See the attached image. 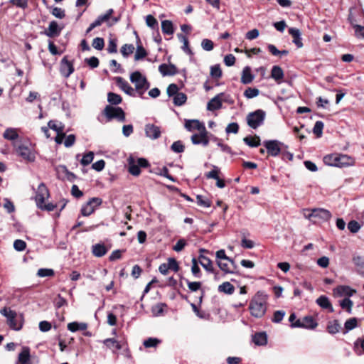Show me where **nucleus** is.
Wrapping results in <instances>:
<instances>
[{"label": "nucleus", "instance_id": "6e6552de", "mask_svg": "<svg viewBox=\"0 0 364 364\" xmlns=\"http://www.w3.org/2000/svg\"><path fill=\"white\" fill-rule=\"evenodd\" d=\"M104 114L107 118V121L112 119H117L122 122L125 121V114L121 107L107 105L104 109Z\"/></svg>", "mask_w": 364, "mask_h": 364}, {"label": "nucleus", "instance_id": "bb28decb", "mask_svg": "<svg viewBox=\"0 0 364 364\" xmlns=\"http://www.w3.org/2000/svg\"><path fill=\"white\" fill-rule=\"evenodd\" d=\"M255 76L252 74L251 68L246 66L243 68L241 76V82L242 84H250L254 80Z\"/></svg>", "mask_w": 364, "mask_h": 364}, {"label": "nucleus", "instance_id": "b1692460", "mask_svg": "<svg viewBox=\"0 0 364 364\" xmlns=\"http://www.w3.org/2000/svg\"><path fill=\"white\" fill-rule=\"evenodd\" d=\"M289 33L292 36L293 38V43L298 47L301 48L303 46V43L301 41V32L299 29L296 28H290L289 29Z\"/></svg>", "mask_w": 364, "mask_h": 364}, {"label": "nucleus", "instance_id": "ea45409f", "mask_svg": "<svg viewBox=\"0 0 364 364\" xmlns=\"http://www.w3.org/2000/svg\"><path fill=\"white\" fill-rule=\"evenodd\" d=\"M187 100V96L183 92H178L174 97H173V104L176 106H182L183 105Z\"/></svg>", "mask_w": 364, "mask_h": 364}, {"label": "nucleus", "instance_id": "72a5a7b5", "mask_svg": "<svg viewBox=\"0 0 364 364\" xmlns=\"http://www.w3.org/2000/svg\"><path fill=\"white\" fill-rule=\"evenodd\" d=\"M338 159L339 154H333L326 156L323 158V162L325 164L331 166H338Z\"/></svg>", "mask_w": 364, "mask_h": 364}, {"label": "nucleus", "instance_id": "8fccbe9b", "mask_svg": "<svg viewBox=\"0 0 364 364\" xmlns=\"http://www.w3.org/2000/svg\"><path fill=\"white\" fill-rule=\"evenodd\" d=\"M259 94V91L257 88H252V87H248L245 92H244V96L247 99L254 98L257 96H258Z\"/></svg>", "mask_w": 364, "mask_h": 364}, {"label": "nucleus", "instance_id": "052dcab7", "mask_svg": "<svg viewBox=\"0 0 364 364\" xmlns=\"http://www.w3.org/2000/svg\"><path fill=\"white\" fill-rule=\"evenodd\" d=\"M92 46L98 50H102L105 46L104 39L100 37L94 38L92 41Z\"/></svg>", "mask_w": 364, "mask_h": 364}, {"label": "nucleus", "instance_id": "13d9d810", "mask_svg": "<svg viewBox=\"0 0 364 364\" xmlns=\"http://www.w3.org/2000/svg\"><path fill=\"white\" fill-rule=\"evenodd\" d=\"M359 347H360L364 352V337L358 338L354 342L353 348L355 352L358 355L360 354V352H359Z\"/></svg>", "mask_w": 364, "mask_h": 364}, {"label": "nucleus", "instance_id": "79ce46f5", "mask_svg": "<svg viewBox=\"0 0 364 364\" xmlns=\"http://www.w3.org/2000/svg\"><path fill=\"white\" fill-rule=\"evenodd\" d=\"M358 324V320L356 318H350L348 319L344 323V333H348V331L354 329Z\"/></svg>", "mask_w": 364, "mask_h": 364}, {"label": "nucleus", "instance_id": "cd10ccee", "mask_svg": "<svg viewBox=\"0 0 364 364\" xmlns=\"http://www.w3.org/2000/svg\"><path fill=\"white\" fill-rule=\"evenodd\" d=\"M316 304L322 309H328L330 312H333V308L328 298L326 296H320L316 301Z\"/></svg>", "mask_w": 364, "mask_h": 364}, {"label": "nucleus", "instance_id": "e2e57ef3", "mask_svg": "<svg viewBox=\"0 0 364 364\" xmlns=\"http://www.w3.org/2000/svg\"><path fill=\"white\" fill-rule=\"evenodd\" d=\"M117 40L114 38H110L109 40L107 48V52L109 53H117Z\"/></svg>", "mask_w": 364, "mask_h": 364}, {"label": "nucleus", "instance_id": "c9c22d12", "mask_svg": "<svg viewBox=\"0 0 364 364\" xmlns=\"http://www.w3.org/2000/svg\"><path fill=\"white\" fill-rule=\"evenodd\" d=\"M161 30L164 34L172 35L174 33L173 23L169 20L162 21Z\"/></svg>", "mask_w": 364, "mask_h": 364}, {"label": "nucleus", "instance_id": "423d86ee", "mask_svg": "<svg viewBox=\"0 0 364 364\" xmlns=\"http://www.w3.org/2000/svg\"><path fill=\"white\" fill-rule=\"evenodd\" d=\"M127 161L129 172L135 176H137L140 174V167L145 168L149 166L148 161L144 158H139L135 159L133 156H131L128 158Z\"/></svg>", "mask_w": 364, "mask_h": 364}, {"label": "nucleus", "instance_id": "2f4dec72", "mask_svg": "<svg viewBox=\"0 0 364 364\" xmlns=\"http://www.w3.org/2000/svg\"><path fill=\"white\" fill-rule=\"evenodd\" d=\"M68 329L71 332H76L77 331H85L87 328V324L86 323L79 322H71L67 326Z\"/></svg>", "mask_w": 364, "mask_h": 364}, {"label": "nucleus", "instance_id": "680f3d73", "mask_svg": "<svg viewBox=\"0 0 364 364\" xmlns=\"http://www.w3.org/2000/svg\"><path fill=\"white\" fill-rule=\"evenodd\" d=\"M171 150L176 153H182L184 151V146L181 141H176L171 145Z\"/></svg>", "mask_w": 364, "mask_h": 364}, {"label": "nucleus", "instance_id": "473e14b6", "mask_svg": "<svg viewBox=\"0 0 364 364\" xmlns=\"http://www.w3.org/2000/svg\"><path fill=\"white\" fill-rule=\"evenodd\" d=\"M244 142L250 147H257L261 144V140L259 136H248L243 139Z\"/></svg>", "mask_w": 364, "mask_h": 364}, {"label": "nucleus", "instance_id": "a878e982", "mask_svg": "<svg viewBox=\"0 0 364 364\" xmlns=\"http://www.w3.org/2000/svg\"><path fill=\"white\" fill-rule=\"evenodd\" d=\"M284 76V71L281 67L278 65H274L272 67L271 70V77L273 78L278 84L281 83Z\"/></svg>", "mask_w": 364, "mask_h": 364}, {"label": "nucleus", "instance_id": "e433bc0d", "mask_svg": "<svg viewBox=\"0 0 364 364\" xmlns=\"http://www.w3.org/2000/svg\"><path fill=\"white\" fill-rule=\"evenodd\" d=\"M218 291L227 294H232L234 293L235 287L229 282H225L218 287Z\"/></svg>", "mask_w": 364, "mask_h": 364}, {"label": "nucleus", "instance_id": "3c124183", "mask_svg": "<svg viewBox=\"0 0 364 364\" xmlns=\"http://www.w3.org/2000/svg\"><path fill=\"white\" fill-rule=\"evenodd\" d=\"M93 159L94 153L92 151H89L83 155L80 161V164L84 166H87L93 161Z\"/></svg>", "mask_w": 364, "mask_h": 364}, {"label": "nucleus", "instance_id": "a18cd8bd", "mask_svg": "<svg viewBox=\"0 0 364 364\" xmlns=\"http://www.w3.org/2000/svg\"><path fill=\"white\" fill-rule=\"evenodd\" d=\"M339 304L343 309H346L349 314L351 313L353 301L349 298H344L339 301Z\"/></svg>", "mask_w": 364, "mask_h": 364}, {"label": "nucleus", "instance_id": "f257e3e1", "mask_svg": "<svg viewBox=\"0 0 364 364\" xmlns=\"http://www.w3.org/2000/svg\"><path fill=\"white\" fill-rule=\"evenodd\" d=\"M249 309L253 316L262 317L267 310V296L264 293L258 291L252 299Z\"/></svg>", "mask_w": 364, "mask_h": 364}, {"label": "nucleus", "instance_id": "393cba45", "mask_svg": "<svg viewBox=\"0 0 364 364\" xmlns=\"http://www.w3.org/2000/svg\"><path fill=\"white\" fill-rule=\"evenodd\" d=\"M218 267L220 268L222 271L225 273H233L234 269L235 268V263L233 260L231 259V262H228V261L218 260L217 261Z\"/></svg>", "mask_w": 364, "mask_h": 364}, {"label": "nucleus", "instance_id": "a211bd4d", "mask_svg": "<svg viewBox=\"0 0 364 364\" xmlns=\"http://www.w3.org/2000/svg\"><path fill=\"white\" fill-rule=\"evenodd\" d=\"M191 141L193 144L199 145L201 144L203 146H206L209 144V139L208 137V132H200L199 134H195L191 136Z\"/></svg>", "mask_w": 364, "mask_h": 364}, {"label": "nucleus", "instance_id": "4468645a", "mask_svg": "<svg viewBox=\"0 0 364 364\" xmlns=\"http://www.w3.org/2000/svg\"><path fill=\"white\" fill-rule=\"evenodd\" d=\"M60 74L68 78L74 72L73 64L68 60V56H64L60 64Z\"/></svg>", "mask_w": 364, "mask_h": 364}, {"label": "nucleus", "instance_id": "69168bd1", "mask_svg": "<svg viewBox=\"0 0 364 364\" xmlns=\"http://www.w3.org/2000/svg\"><path fill=\"white\" fill-rule=\"evenodd\" d=\"M201 47L206 51H210L214 48L213 42L210 39H203L201 42Z\"/></svg>", "mask_w": 364, "mask_h": 364}, {"label": "nucleus", "instance_id": "58836bf2", "mask_svg": "<svg viewBox=\"0 0 364 364\" xmlns=\"http://www.w3.org/2000/svg\"><path fill=\"white\" fill-rule=\"evenodd\" d=\"M4 139L7 140H16L18 137L17 131L14 128H7L3 134Z\"/></svg>", "mask_w": 364, "mask_h": 364}, {"label": "nucleus", "instance_id": "864d4df0", "mask_svg": "<svg viewBox=\"0 0 364 364\" xmlns=\"http://www.w3.org/2000/svg\"><path fill=\"white\" fill-rule=\"evenodd\" d=\"M54 275V271L52 269L41 268L37 272V276L39 277H52Z\"/></svg>", "mask_w": 364, "mask_h": 364}, {"label": "nucleus", "instance_id": "bf43d9fd", "mask_svg": "<svg viewBox=\"0 0 364 364\" xmlns=\"http://www.w3.org/2000/svg\"><path fill=\"white\" fill-rule=\"evenodd\" d=\"M220 173V168L216 166H213V169L205 173L207 178L218 179L219 178L218 174Z\"/></svg>", "mask_w": 364, "mask_h": 364}, {"label": "nucleus", "instance_id": "338daca9", "mask_svg": "<svg viewBox=\"0 0 364 364\" xmlns=\"http://www.w3.org/2000/svg\"><path fill=\"white\" fill-rule=\"evenodd\" d=\"M285 316V311L279 310L276 311L274 313L273 318H272V321L274 323H279L282 321Z\"/></svg>", "mask_w": 364, "mask_h": 364}, {"label": "nucleus", "instance_id": "4be33fe9", "mask_svg": "<svg viewBox=\"0 0 364 364\" xmlns=\"http://www.w3.org/2000/svg\"><path fill=\"white\" fill-rule=\"evenodd\" d=\"M159 70L164 76L174 75L178 73L177 68L173 64H161L159 67Z\"/></svg>", "mask_w": 364, "mask_h": 364}, {"label": "nucleus", "instance_id": "37998d69", "mask_svg": "<svg viewBox=\"0 0 364 364\" xmlns=\"http://www.w3.org/2000/svg\"><path fill=\"white\" fill-rule=\"evenodd\" d=\"M161 341L156 338H149L144 341L143 345L145 348H156Z\"/></svg>", "mask_w": 364, "mask_h": 364}, {"label": "nucleus", "instance_id": "ddd939ff", "mask_svg": "<svg viewBox=\"0 0 364 364\" xmlns=\"http://www.w3.org/2000/svg\"><path fill=\"white\" fill-rule=\"evenodd\" d=\"M16 151L21 157H22L24 160L33 162L36 159V155L34 151L26 145H20L16 149Z\"/></svg>", "mask_w": 364, "mask_h": 364}, {"label": "nucleus", "instance_id": "4c0bfd02", "mask_svg": "<svg viewBox=\"0 0 364 364\" xmlns=\"http://www.w3.org/2000/svg\"><path fill=\"white\" fill-rule=\"evenodd\" d=\"M353 164H354V160L351 157H350L347 155L339 154L338 167L351 166Z\"/></svg>", "mask_w": 364, "mask_h": 364}, {"label": "nucleus", "instance_id": "6e6d98bb", "mask_svg": "<svg viewBox=\"0 0 364 364\" xmlns=\"http://www.w3.org/2000/svg\"><path fill=\"white\" fill-rule=\"evenodd\" d=\"M134 50V46L132 44H124L121 48V53L124 57H127L129 54L132 53Z\"/></svg>", "mask_w": 364, "mask_h": 364}, {"label": "nucleus", "instance_id": "49530a36", "mask_svg": "<svg viewBox=\"0 0 364 364\" xmlns=\"http://www.w3.org/2000/svg\"><path fill=\"white\" fill-rule=\"evenodd\" d=\"M147 55V52L146 50L143 48V46L141 44L137 45L136 50L134 55V59L135 60H139L141 59H143Z\"/></svg>", "mask_w": 364, "mask_h": 364}, {"label": "nucleus", "instance_id": "5701e85b", "mask_svg": "<svg viewBox=\"0 0 364 364\" xmlns=\"http://www.w3.org/2000/svg\"><path fill=\"white\" fill-rule=\"evenodd\" d=\"M223 94H219L212 98L207 105V109L210 111H215L219 109L222 107V100L220 99V96Z\"/></svg>", "mask_w": 364, "mask_h": 364}, {"label": "nucleus", "instance_id": "f3484780", "mask_svg": "<svg viewBox=\"0 0 364 364\" xmlns=\"http://www.w3.org/2000/svg\"><path fill=\"white\" fill-rule=\"evenodd\" d=\"M356 291L349 286L340 285L333 289V293L336 296H347L349 298L353 296Z\"/></svg>", "mask_w": 364, "mask_h": 364}, {"label": "nucleus", "instance_id": "c85d7f7f", "mask_svg": "<svg viewBox=\"0 0 364 364\" xmlns=\"http://www.w3.org/2000/svg\"><path fill=\"white\" fill-rule=\"evenodd\" d=\"M108 249L104 244L97 243L92 245V252L97 257H101L107 254Z\"/></svg>", "mask_w": 364, "mask_h": 364}, {"label": "nucleus", "instance_id": "1a4fd4ad", "mask_svg": "<svg viewBox=\"0 0 364 364\" xmlns=\"http://www.w3.org/2000/svg\"><path fill=\"white\" fill-rule=\"evenodd\" d=\"M103 343L113 353H117V350L124 349L129 353L128 348L127 347V342L124 340L117 341L115 338H106L103 341Z\"/></svg>", "mask_w": 364, "mask_h": 364}, {"label": "nucleus", "instance_id": "aec40b11", "mask_svg": "<svg viewBox=\"0 0 364 364\" xmlns=\"http://www.w3.org/2000/svg\"><path fill=\"white\" fill-rule=\"evenodd\" d=\"M30 358V348L28 346H23L18 354L16 364H32Z\"/></svg>", "mask_w": 364, "mask_h": 364}, {"label": "nucleus", "instance_id": "0eeeda50", "mask_svg": "<svg viewBox=\"0 0 364 364\" xmlns=\"http://www.w3.org/2000/svg\"><path fill=\"white\" fill-rule=\"evenodd\" d=\"M268 154L271 156H277L281 151L287 146L278 140H267L263 141Z\"/></svg>", "mask_w": 364, "mask_h": 364}, {"label": "nucleus", "instance_id": "f704fd0d", "mask_svg": "<svg viewBox=\"0 0 364 364\" xmlns=\"http://www.w3.org/2000/svg\"><path fill=\"white\" fill-rule=\"evenodd\" d=\"M352 262L356 267L357 272L360 274L364 269V257L359 255H353Z\"/></svg>", "mask_w": 364, "mask_h": 364}, {"label": "nucleus", "instance_id": "39448f33", "mask_svg": "<svg viewBox=\"0 0 364 364\" xmlns=\"http://www.w3.org/2000/svg\"><path fill=\"white\" fill-rule=\"evenodd\" d=\"M266 112L262 109H257L247 115V124L252 129H256L264 124Z\"/></svg>", "mask_w": 364, "mask_h": 364}, {"label": "nucleus", "instance_id": "4d7b16f0", "mask_svg": "<svg viewBox=\"0 0 364 364\" xmlns=\"http://www.w3.org/2000/svg\"><path fill=\"white\" fill-rule=\"evenodd\" d=\"M324 124L321 121L316 122L313 128V132L318 137L322 135Z\"/></svg>", "mask_w": 364, "mask_h": 364}, {"label": "nucleus", "instance_id": "c756f323", "mask_svg": "<svg viewBox=\"0 0 364 364\" xmlns=\"http://www.w3.org/2000/svg\"><path fill=\"white\" fill-rule=\"evenodd\" d=\"M199 261L201 266L208 272H213L214 269L213 267L212 261L207 257L200 255L199 256Z\"/></svg>", "mask_w": 364, "mask_h": 364}, {"label": "nucleus", "instance_id": "c03bdc74", "mask_svg": "<svg viewBox=\"0 0 364 364\" xmlns=\"http://www.w3.org/2000/svg\"><path fill=\"white\" fill-rule=\"evenodd\" d=\"M341 328V326L337 320L328 323L327 326L328 332L331 334L337 333Z\"/></svg>", "mask_w": 364, "mask_h": 364}, {"label": "nucleus", "instance_id": "dca6fc26", "mask_svg": "<svg viewBox=\"0 0 364 364\" xmlns=\"http://www.w3.org/2000/svg\"><path fill=\"white\" fill-rule=\"evenodd\" d=\"M116 82L117 86L123 90L126 94L132 97H136L137 92L136 90L130 86V85L121 77L116 78Z\"/></svg>", "mask_w": 364, "mask_h": 364}, {"label": "nucleus", "instance_id": "7ed1b4c3", "mask_svg": "<svg viewBox=\"0 0 364 364\" xmlns=\"http://www.w3.org/2000/svg\"><path fill=\"white\" fill-rule=\"evenodd\" d=\"M1 314L7 319L9 327L15 331L21 329L23 323V317L22 314H18L15 311L10 308L4 307L0 311Z\"/></svg>", "mask_w": 364, "mask_h": 364}, {"label": "nucleus", "instance_id": "2eb2a0df", "mask_svg": "<svg viewBox=\"0 0 364 364\" xmlns=\"http://www.w3.org/2000/svg\"><path fill=\"white\" fill-rule=\"evenodd\" d=\"M185 128L189 132L197 130L199 133L207 131L205 125L198 119H186L185 121Z\"/></svg>", "mask_w": 364, "mask_h": 364}, {"label": "nucleus", "instance_id": "a19ab883", "mask_svg": "<svg viewBox=\"0 0 364 364\" xmlns=\"http://www.w3.org/2000/svg\"><path fill=\"white\" fill-rule=\"evenodd\" d=\"M48 128L55 131L57 133H62L64 130V125L62 122L55 120H50L48 123Z\"/></svg>", "mask_w": 364, "mask_h": 364}, {"label": "nucleus", "instance_id": "6ab92c4d", "mask_svg": "<svg viewBox=\"0 0 364 364\" xmlns=\"http://www.w3.org/2000/svg\"><path fill=\"white\" fill-rule=\"evenodd\" d=\"M63 29V27H59L58 23L55 21L50 22L48 28L45 31L44 33L50 38L58 36Z\"/></svg>", "mask_w": 364, "mask_h": 364}, {"label": "nucleus", "instance_id": "7c9ffc66", "mask_svg": "<svg viewBox=\"0 0 364 364\" xmlns=\"http://www.w3.org/2000/svg\"><path fill=\"white\" fill-rule=\"evenodd\" d=\"M253 342L257 346H264L267 343V336L266 333L259 332L254 335L252 338Z\"/></svg>", "mask_w": 364, "mask_h": 364}, {"label": "nucleus", "instance_id": "774afa93", "mask_svg": "<svg viewBox=\"0 0 364 364\" xmlns=\"http://www.w3.org/2000/svg\"><path fill=\"white\" fill-rule=\"evenodd\" d=\"M348 228L352 233H356L360 228V224L355 220H351L348 224Z\"/></svg>", "mask_w": 364, "mask_h": 364}, {"label": "nucleus", "instance_id": "9d476101", "mask_svg": "<svg viewBox=\"0 0 364 364\" xmlns=\"http://www.w3.org/2000/svg\"><path fill=\"white\" fill-rule=\"evenodd\" d=\"M102 199L100 198H92L86 204L81 208V214L83 216H89L95 210L96 207L100 205Z\"/></svg>", "mask_w": 364, "mask_h": 364}, {"label": "nucleus", "instance_id": "de8ad7c7", "mask_svg": "<svg viewBox=\"0 0 364 364\" xmlns=\"http://www.w3.org/2000/svg\"><path fill=\"white\" fill-rule=\"evenodd\" d=\"M191 262H192L191 272H192L193 275L196 278H200L201 272H200V269L198 267L197 259L195 257H193L191 260Z\"/></svg>", "mask_w": 364, "mask_h": 364}, {"label": "nucleus", "instance_id": "603ef678", "mask_svg": "<svg viewBox=\"0 0 364 364\" xmlns=\"http://www.w3.org/2000/svg\"><path fill=\"white\" fill-rule=\"evenodd\" d=\"M196 201L198 205L204 208H209L211 205L210 200L200 195L196 196Z\"/></svg>", "mask_w": 364, "mask_h": 364}, {"label": "nucleus", "instance_id": "f03ea898", "mask_svg": "<svg viewBox=\"0 0 364 364\" xmlns=\"http://www.w3.org/2000/svg\"><path fill=\"white\" fill-rule=\"evenodd\" d=\"M304 217L314 224H321L328 221L331 218V213L324 208L304 209Z\"/></svg>", "mask_w": 364, "mask_h": 364}, {"label": "nucleus", "instance_id": "20e7f679", "mask_svg": "<svg viewBox=\"0 0 364 364\" xmlns=\"http://www.w3.org/2000/svg\"><path fill=\"white\" fill-rule=\"evenodd\" d=\"M130 81L134 84L135 90L139 97H141L149 87V83L146 78L139 71H135L131 74Z\"/></svg>", "mask_w": 364, "mask_h": 364}, {"label": "nucleus", "instance_id": "f8f14e48", "mask_svg": "<svg viewBox=\"0 0 364 364\" xmlns=\"http://www.w3.org/2000/svg\"><path fill=\"white\" fill-rule=\"evenodd\" d=\"M49 197V192L43 183H41L36 191L35 200L38 208H41L46 198Z\"/></svg>", "mask_w": 364, "mask_h": 364}, {"label": "nucleus", "instance_id": "412c9836", "mask_svg": "<svg viewBox=\"0 0 364 364\" xmlns=\"http://www.w3.org/2000/svg\"><path fill=\"white\" fill-rule=\"evenodd\" d=\"M145 133L147 137L152 139H156L161 136L160 128L151 124H148L146 125Z\"/></svg>", "mask_w": 364, "mask_h": 364}, {"label": "nucleus", "instance_id": "0e129e2a", "mask_svg": "<svg viewBox=\"0 0 364 364\" xmlns=\"http://www.w3.org/2000/svg\"><path fill=\"white\" fill-rule=\"evenodd\" d=\"M178 90L179 89H178V85L174 83H172V84H170L168 85V87H167L166 92H167V95H168V97H174L176 95H177L179 92Z\"/></svg>", "mask_w": 364, "mask_h": 364}, {"label": "nucleus", "instance_id": "5fc2aeb1", "mask_svg": "<svg viewBox=\"0 0 364 364\" xmlns=\"http://www.w3.org/2000/svg\"><path fill=\"white\" fill-rule=\"evenodd\" d=\"M210 75L216 79L222 76V70L219 65H215L210 67Z\"/></svg>", "mask_w": 364, "mask_h": 364}, {"label": "nucleus", "instance_id": "09e8293b", "mask_svg": "<svg viewBox=\"0 0 364 364\" xmlns=\"http://www.w3.org/2000/svg\"><path fill=\"white\" fill-rule=\"evenodd\" d=\"M107 100L112 105H119L122 102V97L119 95L113 92H109L107 95Z\"/></svg>", "mask_w": 364, "mask_h": 364}, {"label": "nucleus", "instance_id": "9b49d317", "mask_svg": "<svg viewBox=\"0 0 364 364\" xmlns=\"http://www.w3.org/2000/svg\"><path fill=\"white\" fill-rule=\"evenodd\" d=\"M317 325V322L312 316H305L303 319H297L295 323H291V327L314 329Z\"/></svg>", "mask_w": 364, "mask_h": 364}]
</instances>
